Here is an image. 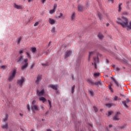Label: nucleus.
Masks as SVG:
<instances>
[{"mask_svg": "<svg viewBox=\"0 0 131 131\" xmlns=\"http://www.w3.org/2000/svg\"><path fill=\"white\" fill-rule=\"evenodd\" d=\"M40 107L41 109H42L43 110L44 107L42 105H40Z\"/></svg>", "mask_w": 131, "mask_h": 131, "instance_id": "obj_55", "label": "nucleus"}, {"mask_svg": "<svg viewBox=\"0 0 131 131\" xmlns=\"http://www.w3.org/2000/svg\"><path fill=\"white\" fill-rule=\"evenodd\" d=\"M98 17L100 20H102V14H101V13H98Z\"/></svg>", "mask_w": 131, "mask_h": 131, "instance_id": "obj_39", "label": "nucleus"}, {"mask_svg": "<svg viewBox=\"0 0 131 131\" xmlns=\"http://www.w3.org/2000/svg\"><path fill=\"white\" fill-rule=\"evenodd\" d=\"M87 81L88 83H89L90 84H92V85H95V82L94 81H93V80L88 79Z\"/></svg>", "mask_w": 131, "mask_h": 131, "instance_id": "obj_19", "label": "nucleus"}, {"mask_svg": "<svg viewBox=\"0 0 131 131\" xmlns=\"http://www.w3.org/2000/svg\"><path fill=\"white\" fill-rule=\"evenodd\" d=\"M96 53V51H92L89 52V57H88V61L90 62L91 61V57L93 56Z\"/></svg>", "mask_w": 131, "mask_h": 131, "instance_id": "obj_15", "label": "nucleus"}, {"mask_svg": "<svg viewBox=\"0 0 131 131\" xmlns=\"http://www.w3.org/2000/svg\"><path fill=\"white\" fill-rule=\"evenodd\" d=\"M93 108H94V110L95 112H97L98 111V108H97V107L94 106Z\"/></svg>", "mask_w": 131, "mask_h": 131, "instance_id": "obj_42", "label": "nucleus"}, {"mask_svg": "<svg viewBox=\"0 0 131 131\" xmlns=\"http://www.w3.org/2000/svg\"><path fill=\"white\" fill-rule=\"evenodd\" d=\"M75 89V85H74L72 87V94H74V90Z\"/></svg>", "mask_w": 131, "mask_h": 131, "instance_id": "obj_30", "label": "nucleus"}, {"mask_svg": "<svg viewBox=\"0 0 131 131\" xmlns=\"http://www.w3.org/2000/svg\"><path fill=\"white\" fill-rule=\"evenodd\" d=\"M71 19L72 20L75 19V12L73 13V14H72Z\"/></svg>", "mask_w": 131, "mask_h": 131, "instance_id": "obj_27", "label": "nucleus"}, {"mask_svg": "<svg viewBox=\"0 0 131 131\" xmlns=\"http://www.w3.org/2000/svg\"><path fill=\"white\" fill-rule=\"evenodd\" d=\"M24 59V56H19L18 57V58L17 59V63L20 64V63H21V62H22L23 61Z\"/></svg>", "mask_w": 131, "mask_h": 131, "instance_id": "obj_14", "label": "nucleus"}, {"mask_svg": "<svg viewBox=\"0 0 131 131\" xmlns=\"http://www.w3.org/2000/svg\"><path fill=\"white\" fill-rule=\"evenodd\" d=\"M56 10H55V9H53L50 11V14H54V12H55Z\"/></svg>", "mask_w": 131, "mask_h": 131, "instance_id": "obj_36", "label": "nucleus"}, {"mask_svg": "<svg viewBox=\"0 0 131 131\" xmlns=\"http://www.w3.org/2000/svg\"><path fill=\"white\" fill-rule=\"evenodd\" d=\"M130 103L131 105V101H129V99H127V101H124L123 102V104L124 105V106H125V107H126V108H128V106L127 105V104Z\"/></svg>", "mask_w": 131, "mask_h": 131, "instance_id": "obj_9", "label": "nucleus"}, {"mask_svg": "<svg viewBox=\"0 0 131 131\" xmlns=\"http://www.w3.org/2000/svg\"><path fill=\"white\" fill-rule=\"evenodd\" d=\"M121 6H122V3H119V9H118V12H121Z\"/></svg>", "mask_w": 131, "mask_h": 131, "instance_id": "obj_23", "label": "nucleus"}, {"mask_svg": "<svg viewBox=\"0 0 131 131\" xmlns=\"http://www.w3.org/2000/svg\"><path fill=\"white\" fill-rule=\"evenodd\" d=\"M108 2H112V3H114V0H108Z\"/></svg>", "mask_w": 131, "mask_h": 131, "instance_id": "obj_54", "label": "nucleus"}, {"mask_svg": "<svg viewBox=\"0 0 131 131\" xmlns=\"http://www.w3.org/2000/svg\"><path fill=\"white\" fill-rule=\"evenodd\" d=\"M94 63H92V65H94L95 69H97V63H99V58L98 57H94L93 58Z\"/></svg>", "mask_w": 131, "mask_h": 131, "instance_id": "obj_5", "label": "nucleus"}, {"mask_svg": "<svg viewBox=\"0 0 131 131\" xmlns=\"http://www.w3.org/2000/svg\"><path fill=\"white\" fill-rule=\"evenodd\" d=\"M123 15H129V13H128L126 11H124L123 12Z\"/></svg>", "mask_w": 131, "mask_h": 131, "instance_id": "obj_35", "label": "nucleus"}, {"mask_svg": "<svg viewBox=\"0 0 131 131\" xmlns=\"http://www.w3.org/2000/svg\"><path fill=\"white\" fill-rule=\"evenodd\" d=\"M117 23L120 24L123 28H127V30H131V21L128 22V19L124 16H122L121 19L118 18Z\"/></svg>", "mask_w": 131, "mask_h": 131, "instance_id": "obj_1", "label": "nucleus"}, {"mask_svg": "<svg viewBox=\"0 0 131 131\" xmlns=\"http://www.w3.org/2000/svg\"><path fill=\"white\" fill-rule=\"evenodd\" d=\"M98 37H99V38H100V39H103V37H104V36H103V34H102V33H99L98 35Z\"/></svg>", "mask_w": 131, "mask_h": 131, "instance_id": "obj_24", "label": "nucleus"}, {"mask_svg": "<svg viewBox=\"0 0 131 131\" xmlns=\"http://www.w3.org/2000/svg\"><path fill=\"white\" fill-rule=\"evenodd\" d=\"M1 68V69H6V66H2Z\"/></svg>", "mask_w": 131, "mask_h": 131, "instance_id": "obj_45", "label": "nucleus"}, {"mask_svg": "<svg viewBox=\"0 0 131 131\" xmlns=\"http://www.w3.org/2000/svg\"><path fill=\"white\" fill-rule=\"evenodd\" d=\"M55 22H56V20H55L54 19H53L52 18H49V23L51 25H53L55 24Z\"/></svg>", "mask_w": 131, "mask_h": 131, "instance_id": "obj_18", "label": "nucleus"}, {"mask_svg": "<svg viewBox=\"0 0 131 131\" xmlns=\"http://www.w3.org/2000/svg\"><path fill=\"white\" fill-rule=\"evenodd\" d=\"M21 40H22V37H19L17 38V45H19L21 42Z\"/></svg>", "mask_w": 131, "mask_h": 131, "instance_id": "obj_28", "label": "nucleus"}, {"mask_svg": "<svg viewBox=\"0 0 131 131\" xmlns=\"http://www.w3.org/2000/svg\"><path fill=\"white\" fill-rule=\"evenodd\" d=\"M47 131H52V130L51 129H47Z\"/></svg>", "mask_w": 131, "mask_h": 131, "instance_id": "obj_60", "label": "nucleus"}, {"mask_svg": "<svg viewBox=\"0 0 131 131\" xmlns=\"http://www.w3.org/2000/svg\"><path fill=\"white\" fill-rule=\"evenodd\" d=\"M84 10V7L81 4H79L78 6V12H82Z\"/></svg>", "mask_w": 131, "mask_h": 131, "instance_id": "obj_7", "label": "nucleus"}, {"mask_svg": "<svg viewBox=\"0 0 131 131\" xmlns=\"http://www.w3.org/2000/svg\"><path fill=\"white\" fill-rule=\"evenodd\" d=\"M26 54L27 55L28 58H30L31 56H30V54H29V53L27 52Z\"/></svg>", "mask_w": 131, "mask_h": 131, "instance_id": "obj_46", "label": "nucleus"}, {"mask_svg": "<svg viewBox=\"0 0 131 131\" xmlns=\"http://www.w3.org/2000/svg\"><path fill=\"white\" fill-rule=\"evenodd\" d=\"M72 52L70 50H68L66 52L65 56H64V59H67L68 57L70 56V55H71V53Z\"/></svg>", "mask_w": 131, "mask_h": 131, "instance_id": "obj_10", "label": "nucleus"}, {"mask_svg": "<svg viewBox=\"0 0 131 131\" xmlns=\"http://www.w3.org/2000/svg\"><path fill=\"white\" fill-rule=\"evenodd\" d=\"M119 115H120V113L117 112L116 115L114 117L113 120L116 121L119 120Z\"/></svg>", "mask_w": 131, "mask_h": 131, "instance_id": "obj_11", "label": "nucleus"}, {"mask_svg": "<svg viewBox=\"0 0 131 131\" xmlns=\"http://www.w3.org/2000/svg\"><path fill=\"white\" fill-rule=\"evenodd\" d=\"M32 53H36V48H32Z\"/></svg>", "mask_w": 131, "mask_h": 131, "instance_id": "obj_32", "label": "nucleus"}, {"mask_svg": "<svg viewBox=\"0 0 131 131\" xmlns=\"http://www.w3.org/2000/svg\"><path fill=\"white\" fill-rule=\"evenodd\" d=\"M126 126L125 125L121 126V127H120V129H124V128H125Z\"/></svg>", "mask_w": 131, "mask_h": 131, "instance_id": "obj_34", "label": "nucleus"}, {"mask_svg": "<svg viewBox=\"0 0 131 131\" xmlns=\"http://www.w3.org/2000/svg\"><path fill=\"white\" fill-rule=\"evenodd\" d=\"M45 90H42L41 91H39L38 90H37V95L39 97H40L41 96H45Z\"/></svg>", "mask_w": 131, "mask_h": 131, "instance_id": "obj_6", "label": "nucleus"}, {"mask_svg": "<svg viewBox=\"0 0 131 131\" xmlns=\"http://www.w3.org/2000/svg\"><path fill=\"white\" fill-rule=\"evenodd\" d=\"M111 114H112V112H108V116H110V115H111Z\"/></svg>", "mask_w": 131, "mask_h": 131, "instance_id": "obj_47", "label": "nucleus"}, {"mask_svg": "<svg viewBox=\"0 0 131 131\" xmlns=\"http://www.w3.org/2000/svg\"><path fill=\"white\" fill-rule=\"evenodd\" d=\"M109 26V23H107L106 24V26Z\"/></svg>", "mask_w": 131, "mask_h": 131, "instance_id": "obj_64", "label": "nucleus"}, {"mask_svg": "<svg viewBox=\"0 0 131 131\" xmlns=\"http://www.w3.org/2000/svg\"><path fill=\"white\" fill-rule=\"evenodd\" d=\"M39 101H42V103H45V102H46L47 101V99H46V98L41 96L39 98Z\"/></svg>", "mask_w": 131, "mask_h": 131, "instance_id": "obj_20", "label": "nucleus"}, {"mask_svg": "<svg viewBox=\"0 0 131 131\" xmlns=\"http://www.w3.org/2000/svg\"><path fill=\"white\" fill-rule=\"evenodd\" d=\"M49 87L53 89V90H55V91H58V85H53L50 84L49 85Z\"/></svg>", "mask_w": 131, "mask_h": 131, "instance_id": "obj_13", "label": "nucleus"}, {"mask_svg": "<svg viewBox=\"0 0 131 131\" xmlns=\"http://www.w3.org/2000/svg\"><path fill=\"white\" fill-rule=\"evenodd\" d=\"M99 75H100L99 73H96L94 74V76H95V77H97V76H99Z\"/></svg>", "mask_w": 131, "mask_h": 131, "instance_id": "obj_33", "label": "nucleus"}, {"mask_svg": "<svg viewBox=\"0 0 131 131\" xmlns=\"http://www.w3.org/2000/svg\"><path fill=\"white\" fill-rule=\"evenodd\" d=\"M57 4H54V7H53V10H55L56 11V10L57 9Z\"/></svg>", "mask_w": 131, "mask_h": 131, "instance_id": "obj_37", "label": "nucleus"}, {"mask_svg": "<svg viewBox=\"0 0 131 131\" xmlns=\"http://www.w3.org/2000/svg\"><path fill=\"white\" fill-rule=\"evenodd\" d=\"M72 78L73 80H74V76H72Z\"/></svg>", "mask_w": 131, "mask_h": 131, "instance_id": "obj_61", "label": "nucleus"}, {"mask_svg": "<svg viewBox=\"0 0 131 131\" xmlns=\"http://www.w3.org/2000/svg\"><path fill=\"white\" fill-rule=\"evenodd\" d=\"M27 110H28V111H30V106L29 105V104H28L27 105Z\"/></svg>", "mask_w": 131, "mask_h": 131, "instance_id": "obj_43", "label": "nucleus"}, {"mask_svg": "<svg viewBox=\"0 0 131 131\" xmlns=\"http://www.w3.org/2000/svg\"><path fill=\"white\" fill-rule=\"evenodd\" d=\"M118 100V96H115L114 99V101H117Z\"/></svg>", "mask_w": 131, "mask_h": 131, "instance_id": "obj_41", "label": "nucleus"}, {"mask_svg": "<svg viewBox=\"0 0 131 131\" xmlns=\"http://www.w3.org/2000/svg\"><path fill=\"white\" fill-rule=\"evenodd\" d=\"M51 32L52 33H55V32H56V28L53 27L51 30Z\"/></svg>", "mask_w": 131, "mask_h": 131, "instance_id": "obj_31", "label": "nucleus"}, {"mask_svg": "<svg viewBox=\"0 0 131 131\" xmlns=\"http://www.w3.org/2000/svg\"><path fill=\"white\" fill-rule=\"evenodd\" d=\"M102 81L101 80L94 82V85H97V86H99V85H102Z\"/></svg>", "mask_w": 131, "mask_h": 131, "instance_id": "obj_17", "label": "nucleus"}, {"mask_svg": "<svg viewBox=\"0 0 131 131\" xmlns=\"http://www.w3.org/2000/svg\"><path fill=\"white\" fill-rule=\"evenodd\" d=\"M24 62H25V64L21 66V70H25L28 67V59H25Z\"/></svg>", "mask_w": 131, "mask_h": 131, "instance_id": "obj_4", "label": "nucleus"}, {"mask_svg": "<svg viewBox=\"0 0 131 131\" xmlns=\"http://www.w3.org/2000/svg\"><path fill=\"white\" fill-rule=\"evenodd\" d=\"M109 127H110V128L112 127V125H109Z\"/></svg>", "mask_w": 131, "mask_h": 131, "instance_id": "obj_62", "label": "nucleus"}, {"mask_svg": "<svg viewBox=\"0 0 131 131\" xmlns=\"http://www.w3.org/2000/svg\"><path fill=\"white\" fill-rule=\"evenodd\" d=\"M28 3H31L32 2V0H28Z\"/></svg>", "mask_w": 131, "mask_h": 131, "instance_id": "obj_59", "label": "nucleus"}, {"mask_svg": "<svg viewBox=\"0 0 131 131\" xmlns=\"http://www.w3.org/2000/svg\"><path fill=\"white\" fill-rule=\"evenodd\" d=\"M14 7L15 8V9H17V10H21L22 9V6H20V5H17V4H14Z\"/></svg>", "mask_w": 131, "mask_h": 131, "instance_id": "obj_16", "label": "nucleus"}, {"mask_svg": "<svg viewBox=\"0 0 131 131\" xmlns=\"http://www.w3.org/2000/svg\"><path fill=\"white\" fill-rule=\"evenodd\" d=\"M2 128H5L6 129H7L8 128V123H6L4 125H2Z\"/></svg>", "mask_w": 131, "mask_h": 131, "instance_id": "obj_22", "label": "nucleus"}, {"mask_svg": "<svg viewBox=\"0 0 131 131\" xmlns=\"http://www.w3.org/2000/svg\"><path fill=\"white\" fill-rule=\"evenodd\" d=\"M59 91H56V94H59Z\"/></svg>", "mask_w": 131, "mask_h": 131, "instance_id": "obj_58", "label": "nucleus"}, {"mask_svg": "<svg viewBox=\"0 0 131 131\" xmlns=\"http://www.w3.org/2000/svg\"><path fill=\"white\" fill-rule=\"evenodd\" d=\"M45 2H46V0H41V3H42V4H44Z\"/></svg>", "mask_w": 131, "mask_h": 131, "instance_id": "obj_56", "label": "nucleus"}, {"mask_svg": "<svg viewBox=\"0 0 131 131\" xmlns=\"http://www.w3.org/2000/svg\"><path fill=\"white\" fill-rule=\"evenodd\" d=\"M36 103V100H33L32 102V106L35 105V103Z\"/></svg>", "mask_w": 131, "mask_h": 131, "instance_id": "obj_40", "label": "nucleus"}, {"mask_svg": "<svg viewBox=\"0 0 131 131\" xmlns=\"http://www.w3.org/2000/svg\"><path fill=\"white\" fill-rule=\"evenodd\" d=\"M116 71H119V70H120V69H119V68H117L116 69Z\"/></svg>", "mask_w": 131, "mask_h": 131, "instance_id": "obj_52", "label": "nucleus"}, {"mask_svg": "<svg viewBox=\"0 0 131 131\" xmlns=\"http://www.w3.org/2000/svg\"><path fill=\"white\" fill-rule=\"evenodd\" d=\"M31 109L32 111H38V105H32Z\"/></svg>", "mask_w": 131, "mask_h": 131, "instance_id": "obj_12", "label": "nucleus"}, {"mask_svg": "<svg viewBox=\"0 0 131 131\" xmlns=\"http://www.w3.org/2000/svg\"><path fill=\"white\" fill-rule=\"evenodd\" d=\"M63 16V14L60 13V16H58V18H61Z\"/></svg>", "mask_w": 131, "mask_h": 131, "instance_id": "obj_50", "label": "nucleus"}, {"mask_svg": "<svg viewBox=\"0 0 131 131\" xmlns=\"http://www.w3.org/2000/svg\"><path fill=\"white\" fill-rule=\"evenodd\" d=\"M48 102L49 104L50 108H52V102H51V100H48Z\"/></svg>", "mask_w": 131, "mask_h": 131, "instance_id": "obj_38", "label": "nucleus"}, {"mask_svg": "<svg viewBox=\"0 0 131 131\" xmlns=\"http://www.w3.org/2000/svg\"><path fill=\"white\" fill-rule=\"evenodd\" d=\"M23 53H24V50H20L19 52V54H20V55L23 54Z\"/></svg>", "mask_w": 131, "mask_h": 131, "instance_id": "obj_44", "label": "nucleus"}, {"mask_svg": "<svg viewBox=\"0 0 131 131\" xmlns=\"http://www.w3.org/2000/svg\"><path fill=\"white\" fill-rule=\"evenodd\" d=\"M129 4H130V2H129V1H127V2H126V5H127V6H128V5H129Z\"/></svg>", "mask_w": 131, "mask_h": 131, "instance_id": "obj_49", "label": "nucleus"}, {"mask_svg": "<svg viewBox=\"0 0 131 131\" xmlns=\"http://www.w3.org/2000/svg\"><path fill=\"white\" fill-rule=\"evenodd\" d=\"M89 3L86 5V8H89Z\"/></svg>", "mask_w": 131, "mask_h": 131, "instance_id": "obj_57", "label": "nucleus"}, {"mask_svg": "<svg viewBox=\"0 0 131 131\" xmlns=\"http://www.w3.org/2000/svg\"><path fill=\"white\" fill-rule=\"evenodd\" d=\"M34 67V63L31 66V69H32Z\"/></svg>", "mask_w": 131, "mask_h": 131, "instance_id": "obj_51", "label": "nucleus"}, {"mask_svg": "<svg viewBox=\"0 0 131 131\" xmlns=\"http://www.w3.org/2000/svg\"><path fill=\"white\" fill-rule=\"evenodd\" d=\"M26 81V78L24 77H21V79L17 80V83L19 86H23V83Z\"/></svg>", "mask_w": 131, "mask_h": 131, "instance_id": "obj_2", "label": "nucleus"}, {"mask_svg": "<svg viewBox=\"0 0 131 131\" xmlns=\"http://www.w3.org/2000/svg\"><path fill=\"white\" fill-rule=\"evenodd\" d=\"M37 25H38V22H36L34 25V26H37Z\"/></svg>", "mask_w": 131, "mask_h": 131, "instance_id": "obj_48", "label": "nucleus"}, {"mask_svg": "<svg viewBox=\"0 0 131 131\" xmlns=\"http://www.w3.org/2000/svg\"><path fill=\"white\" fill-rule=\"evenodd\" d=\"M8 118H9V115L6 114L5 118L4 119V121H7V120H8Z\"/></svg>", "mask_w": 131, "mask_h": 131, "instance_id": "obj_29", "label": "nucleus"}, {"mask_svg": "<svg viewBox=\"0 0 131 131\" xmlns=\"http://www.w3.org/2000/svg\"><path fill=\"white\" fill-rule=\"evenodd\" d=\"M113 105V103H106L105 104V106H106V107H108V108H110L111 107H112Z\"/></svg>", "mask_w": 131, "mask_h": 131, "instance_id": "obj_26", "label": "nucleus"}, {"mask_svg": "<svg viewBox=\"0 0 131 131\" xmlns=\"http://www.w3.org/2000/svg\"><path fill=\"white\" fill-rule=\"evenodd\" d=\"M42 77V76H41V75H39L37 76V79L35 81L37 84H38L39 82L41 81Z\"/></svg>", "mask_w": 131, "mask_h": 131, "instance_id": "obj_8", "label": "nucleus"}, {"mask_svg": "<svg viewBox=\"0 0 131 131\" xmlns=\"http://www.w3.org/2000/svg\"><path fill=\"white\" fill-rule=\"evenodd\" d=\"M106 131H110L108 128H106Z\"/></svg>", "mask_w": 131, "mask_h": 131, "instance_id": "obj_63", "label": "nucleus"}, {"mask_svg": "<svg viewBox=\"0 0 131 131\" xmlns=\"http://www.w3.org/2000/svg\"><path fill=\"white\" fill-rule=\"evenodd\" d=\"M51 43H52V42L50 41L48 44V47H50L51 46Z\"/></svg>", "mask_w": 131, "mask_h": 131, "instance_id": "obj_53", "label": "nucleus"}, {"mask_svg": "<svg viewBox=\"0 0 131 131\" xmlns=\"http://www.w3.org/2000/svg\"><path fill=\"white\" fill-rule=\"evenodd\" d=\"M89 93L90 94V95H91V96H92V97L94 96V91H93V90H90L89 91Z\"/></svg>", "mask_w": 131, "mask_h": 131, "instance_id": "obj_25", "label": "nucleus"}, {"mask_svg": "<svg viewBox=\"0 0 131 131\" xmlns=\"http://www.w3.org/2000/svg\"><path fill=\"white\" fill-rule=\"evenodd\" d=\"M16 69H13L12 72V74L8 78V81L9 82L12 81L13 79H14L15 76H16Z\"/></svg>", "mask_w": 131, "mask_h": 131, "instance_id": "obj_3", "label": "nucleus"}, {"mask_svg": "<svg viewBox=\"0 0 131 131\" xmlns=\"http://www.w3.org/2000/svg\"><path fill=\"white\" fill-rule=\"evenodd\" d=\"M112 80H113V81L115 82V84L117 85V86H119V83L118 82V81H117L115 78L112 77Z\"/></svg>", "mask_w": 131, "mask_h": 131, "instance_id": "obj_21", "label": "nucleus"}]
</instances>
